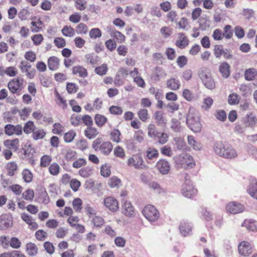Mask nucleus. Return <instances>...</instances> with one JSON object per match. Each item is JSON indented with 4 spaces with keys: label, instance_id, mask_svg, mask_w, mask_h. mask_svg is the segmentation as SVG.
Here are the masks:
<instances>
[{
    "label": "nucleus",
    "instance_id": "46",
    "mask_svg": "<svg viewBox=\"0 0 257 257\" xmlns=\"http://www.w3.org/2000/svg\"><path fill=\"white\" fill-rule=\"evenodd\" d=\"M150 188L159 194H166V190L157 183L153 182L149 184Z\"/></svg>",
    "mask_w": 257,
    "mask_h": 257
},
{
    "label": "nucleus",
    "instance_id": "32",
    "mask_svg": "<svg viewBox=\"0 0 257 257\" xmlns=\"http://www.w3.org/2000/svg\"><path fill=\"white\" fill-rule=\"evenodd\" d=\"M85 62L88 65L94 66L98 61V57L94 53H89L85 55Z\"/></svg>",
    "mask_w": 257,
    "mask_h": 257
},
{
    "label": "nucleus",
    "instance_id": "20",
    "mask_svg": "<svg viewBox=\"0 0 257 257\" xmlns=\"http://www.w3.org/2000/svg\"><path fill=\"white\" fill-rule=\"evenodd\" d=\"M72 71L73 75H77L81 78L86 77L88 75L87 70L84 67L80 65L73 67Z\"/></svg>",
    "mask_w": 257,
    "mask_h": 257
},
{
    "label": "nucleus",
    "instance_id": "47",
    "mask_svg": "<svg viewBox=\"0 0 257 257\" xmlns=\"http://www.w3.org/2000/svg\"><path fill=\"white\" fill-rule=\"evenodd\" d=\"M233 34L232 27L229 25L225 26L222 32L223 38L226 39H230L233 37Z\"/></svg>",
    "mask_w": 257,
    "mask_h": 257
},
{
    "label": "nucleus",
    "instance_id": "52",
    "mask_svg": "<svg viewBox=\"0 0 257 257\" xmlns=\"http://www.w3.org/2000/svg\"><path fill=\"white\" fill-rule=\"evenodd\" d=\"M52 158L51 156L45 155L42 157L40 161V166L41 167H47L50 165Z\"/></svg>",
    "mask_w": 257,
    "mask_h": 257
},
{
    "label": "nucleus",
    "instance_id": "44",
    "mask_svg": "<svg viewBox=\"0 0 257 257\" xmlns=\"http://www.w3.org/2000/svg\"><path fill=\"white\" fill-rule=\"evenodd\" d=\"M113 155L117 158L123 159L125 156V152L122 147L118 145L114 148Z\"/></svg>",
    "mask_w": 257,
    "mask_h": 257
},
{
    "label": "nucleus",
    "instance_id": "43",
    "mask_svg": "<svg viewBox=\"0 0 257 257\" xmlns=\"http://www.w3.org/2000/svg\"><path fill=\"white\" fill-rule=\"evenodd\" d=\"M60 167L57 163L51 164L48 168L49 172L53 176H57L60 171Z\"/></svg>",
    "mask_w": 257,
    "mask_h": 257
},
{
    "label": "nucleus",
    "instance_id": "62",
    "mask_svg": "<svg viewBox=\"0 0 257 257\" xmlns=\"http://www.w3.org/2000/svg\"><path fill=\"white\" fill-rule=\"evenodd\" d=\"M24 58L27 61L33 63L34 62L37 58L36 54L35 52L32 50L27 51L24 55Z\"/></svg>",
    "mask_w": 257,
    "mask_h": 257
},
{
    "label": "nucleus",
    "instance_id": "33",
    "mask_svg": "<svg viewBox=\"0 0 257 257\" xmlns=\"http://www.w3.org/2000/svg\"><path fill=\"white\" fill-rule=\"evenodd\" d=\"M36 128V126L34 122L32 120H29L24 124L23 131L26 135H29L32 134Z\"/></svg>",
    "mask_w": 257,
    "mask_h": 257
},
{
    "label": "nucleus",
    "instance_id": "58",
    "mask_svg": "<svg viewBox=\"0 0 257 257\" xmlns=\"http://www.w3.org/2000/svg\"><path fill=\"white\" fill-rule=\"evenodd\" d=\"M213 100L211 97H208L203 100L201 108L205 110H208L213 104Z\"/></svg>",
    "mask_w": 257,
    "mask_h": 257
},
{
    "label": "nucleus",
    "instance_id": "12",
    "mask_svg": "<svg viewBox=\"0 0 257 257\" xmlns=\"http://www.w3.org/2000/svg\"><path fill=\"white\" fill-rule=\"evenodd\" d=\"M143 215L150 221H155L160 216L158 210H142Z\"/></svg>",
    "mask_w": 257,
    "mask_h": 257
},
{
    "label": "nucleus",
    "instance_id": "24",
    "mask_svg": "<svg viewBox=\"0 0 257 257\" xmlns=\"http://www.w3.org/2000/svg\"><path fill=\"white\" fill-rule=\"evenodd\" d=\"M98 130L92 126L87 127L84 132L85 136L88 139H93L98 135Z\"/></svg>",
    "mask_w": 257,
    "mask_h": 257
},
{
    "label": "nucleus",
    "instance_id": "16",
    "mask_svg": "<svg viewBox=\"0 0 257 257\" xmlns=\"http://www.w3.org/2000/svg\"><path fill=\"white\" fill-rule=\"evenodd\" d=\"M48 67L51 71L57 70L60 65V59L56 56H51L48 59Z\"/></svg>",
    "mask_w": 257,
    "mask_h": 257
},
{
    "label": "nucleus",
    "instance_id": "36",
    "mask_svg": "<svg viewBox=\"0 0 257 257\" xmlns=\"http://www.w3.org/2000/svg\"><path fill=\"white\" fill-rule=\"evenodd\" d=\"M240 96L236 93H230L227 98V102L229 105H233L238 104L240 100Z\"/></svg>",
    "mask_w": 257,
    "mask_h": 257
},
{
    "label": "nucleus",
    "instance_id": "22",
    "mask_svg": "<svg viewBox=\"0 0 257 257\" xmlns=\"http://www.w3.org/2000/svg\"><path fill=\"white\" fill-rule=\"evenodd\" d=\"M167 86L172 90H177L181 87V83L178 79L172 77L168 79L166 82Z\"/></svg>",
    "mask_w": 257,
    "mask_h": 257
},
{
    "label": "nucleus",
    "instance_id": "40",
    "mask_svg": "<svg viewBox=\"0 0 257 257\" xmlns=\"http://www.w3.org/2000/svg\"><path fill=\"white\" fill-rule=\"evenodd\" d=\"M22 178L26 183H31L33 179L32 172L28 169H24L22 172Z\"/></svg>",
    "mask_w": 257,
    "mask_h": 257
},
{
    "label": "nucleus",
    "instance_id": "26",
    "mask_svg": "<svg viewBox=\"0 0 257 257\" xmlns=\"http://www.w3.org/2000/svg\"><path fill=\"white\" fill-rule=\"evenodd\" d=\"M257 76V70L254 68H250L245 70L244 74V79L247 81H252Z\"/></svg>",
    "mask_w": 257,
    "mask_h": 257
},
{
    "label": "nucleus",
    "instance_id": "3",
    "mask_svg": "<svg viewBox=\"0 0 257 257\" xmlns=\"http://www.w3.org/2000/svg\"><path fill=\"white\" fill-rule=\"evenodd\" d=\"M92 148L96 151L100 152L105 156L110 154L113 149V145L109 141H102L101 138L96 139L92 144Z\"/></svg>",
    "mask_w": 257,
    "mask_h": 257
},
{
    "label": "nucleus",
    "instance_id": "14",
    "mask_svg": "<svg viewBox=\"0 0 257 257\" xmlns=\"http://www.w3.org/2000/svg\"><path fill=\"white\" fill-rule=\"evenodd\" d=\"M12 225V218L10 215L4 214L0 217V228L7 229Z\"/></svg>",
    "mask_w": 257,
    "mask_h": 257
},
{
    "label": "nucleus",
    "instance_id": "48",
    "mask_svg": "<svg viewBox=\"0 0 257 257\" xmlns=\"http://www.w3.org/2000/svg\"><path fill=\"white\" fill-rule=\"evenodd\" d=\"M146 157L150 160L157 158L159 157L158 151L154 148H149L146 151Z\"/></svg>",
    "mask_w": 257,
    "mask_h": 257
},
{
    "label": "nucleus",
    "instance_id": "11",
    "mask_svg": "<svg viewBox=\"0 0 257 257\" xmlns=\"http://www.w3.org/2000/svg\"><path fill=\"white\" fill-rule=\"evenodd\" d=\"M178 39L176 41V46L180 49H184L188 46L189 40L186 36L185 34L179 33L178 34Z\"/></svg>",
    "mask_w": 257,
    "mask_h": 257
},
{
    "label": "nucleus",
    "instance_id": "29",
    "mask_svg": "<svg viewBox=\"0 0 257 257\" xmlns=\"http://www.w3.org/2000/svg\"><path fill=\"white\" fill-rule=\"evenodd\" d=\"M25 157L28 159H30L33 162L34 160L33 159L34 157V154L35 152V149L32 147L31 145H25L24 148L23 149Z\"/></svg>",
    "mask_w": 257,
    "mask_h": 257
},
{
    "label": "nucleus",
    "instance_id": "50",
    "mask_svg": "<svg viewBox=\"0 0 257 257\" xmlns=\"http://www.w3.org/2000/svg\"><path fill=\"white\" fill-rule=\"evenodd\" d=\"M55 95L57 98V104L62 109H65L67 107L66 100L57 91L56 92Z\"/></svg>",
    "mask_w": 257,
    "mask_h": 257
},
{
    "label": "nucleus",
    "instance_id": "1",
    "mask_svg": "<svg viewBox=\"0 0 257 257\" xmlns=\"http://www.w3.org/2000/svg\"><path fill=\"white\" fill-rule=\"evenodd\" d=\"M213 149L217 155L224 158L231 159L237 156L235 149L227 143L217 142L214 145Z\"/></svg>",
    "mask_w": 257,
    "mask_h": 257
},
{
    "label": "nucleus",
    "instance_id": "63",
    "mask_svg": "<svg viewBox=\"0 0 257 257\" xmlns=\"http://www.w3.org/2000/svg\"><path fill=\"white\" fill-rule=\"evenodd\" d=\"M166 18L168 21L176 23L178 19V15L176 11H170L167 13Z\"/></svg>",
    "mask_w": 257,
    "mask_h": 257
},
{
    "label": "nucleus",
    "instance_id": "59",
    "mask_svg": "<svg viewBox=\"0 0 257 257\" xmlns=\"http://www.w3.org/2000/svg\"><path fill=\"white\" fill-rule=\"evenodd\" d=\"M76 134L74 130H71L66 133L64 135V141L66 143H71L73 141L75 137H76Z\"/></svg>",
    "mask_w": 257,
    "mask_h": 257
},
{
    "label": "nucleus",
    "instance_id": "9",
    "mask_svg": "<svg viewBox=\"0 0 257 257\" xmlns=\"http://www.w3.org/2000/svg\"><path fill=\"white\" fill-rule=\"evenodd\" d=\"M213 54L216 58H220L222 56L226 59H231L232 55L229 50L224 49L222 45L216 44L214 46Z\"/></svg>",
    "mask_w": 257,
    "mask_h": 257
},
{
    "label": "nucleus",
    "instance_id": "38",
    "mask_svg": "<svg viewBox=\"0 0 257 257\" xmlns=\"http://www.w3.org/2000/svg\"><path fill=\"white\" fill-rule=\"evenodd\" d=\"M31 30L33 33H38L40 32L42 29L43 23L39 18L37 21H32L31 23Z\"/></svg>",
    "mask_w": 257,
    "mask_h": 257
},
{
    "label": "nucleus",
    "instance_id": "49",
    "mask_svg": "<svg viewBox=\"0 0 257 257\" xmlns=\"http://www.w3.org/2000/svg\"><path fill=\"white\" fill-rule=\"evenodd\" d=\"M52 132L54 134L61 135L64 132V127L61 123L56 122L53 125Z\"/></svg>",
    "mask_w": 257,
    "mask_h": 257
},
{
    "label": "nucleus",
    "instance_id": "28",
    "mask_svg": "<svg viewBox=\"0 0 257 257\" xmlns=\"http://www.w3.org/2000/svg\"><path fill=\"white\" fill-rule=\"evenodd\" d=\"M94 119L96 125L99 127H103L108 121L105 116L100 114H96Z\"/></svg>",
    "mask_w": 257,
    "mask_h": 257
},
{
    "label": "nucleus",
    "instance_id": "13",
    "mask_svg": "<svg viewBox=\"0 0 257 257\" xmlns=\"http://www.w3.org/2000/svg\"><path fill=\"white\" fill-rule=\"evenodd\" d=\"M245 127H253L257 123V118L252 113H247L243 120Z\"/></svg>",
    "mask_w": 257,
    "mask_h": 257
},
{
    "label": "nucleus",
    "instance_id": "54",
    "mask_svg": "<svg viewBox=\"0 0 257 257\" xmlns=\"http://www.w3.org/2000/svg\"><path fill=\"white\" fill-rule=\"evenodd\" d=\"M120 184V179L115 176H113L109 178L108 182V185L110 188L118 187Z\"/></svg>",
    "mask_w": 257,
    "mask_h": 257
},
{
    "label": "nucleus",
    "instance_id": "4",
    "mask_svg": "<svg viewBox=\"0 0 257 257\" xmlns=\"http://www.w3.org/2000/svg\"><path fill=\"white\" fill-rule=\"evenodd\" d=\"M25 86V81L23 78L16 77L8 83V88L12 94L20 95Z\"/></svg>",
    "mask_w": 257,
    "mask_h": 257
},
{
    "label": "nucleus",
    "instance_id": "37",
    "mask_svg": "<svg viewBox=\"0 0 257 257\" xmlns=\"http://www.w3.org/2000/svg\"><path fill=\"white\" fill-rule=\"evenodd\" d=\"M26 251L28 255L35 256L38 253V248L34 243L29 242L26 245Z\"/></svg>",
    "mask_w": 257,
    "mask_h": 257
},
{
    "label": "nucleus",
    "instance_id": "64",
    "mask_svg": "<svg viewBox=\"0 0 257 257\" xmlns=\"http://www.w3.org/2000/svg\"><path fill=\"white\" fill-rule=\"evenodd\" d=\"M31 40L35 46H39L44 40V37L42 34H37L31 37Z\"/></svg>",
    "mask_w": 257,
    "mask_h": 257
},
{
    "label": "nucleus",
    "instance_id": "42",
    "mask_svg": "<svg viewBox=\"0 0 257 257\" xmlns=\"http://www.w3.org/2000/svg\"><path fill=\"white\" fill-rule=\"evenodd\" d=\"M63 36L72 37L75 35V30L70 26H65L61 30Z\"/></svg>",
    "mask_w": 257,
    "mask_h": 257
},
{
    "label": "nucleus",
    "instance_id": "17",
    "mask_svg": "<svg viewBox=\"0 0 257 257\" xmlns=\"http://www.w3.org/2000/svg\"><path fill=\"white\" fill-rule=\"evenodd\" d=\"M6 169L7 170V175L12 177L16 174L18 170V166L16 162L11 161L6 164Z\"/></svg>",
    "mask_w": 257,
    "mask_h": 257
},
{
    "label": "nucleus",
    "instance_id": "5",
    "mask_svg": "<svg viewBox=\"0 0 257 257\" xmlns=\"http://www.w3.org/2000/svg\"><path fill=\"white\" fill-rule=\"evenodd\" d=\"M126 163L129 167L134 168L136 169L140 170L148 168V166L146 165L143 156L141 154L133 155L131 157L128 158Z\"/></svg>",
    "mask_w": 257,
    "mask_h": 257
},
{
    "label": "nucleus",
    "instance_id": "39",
    "mask_svg": "<svg viewBox=\"0 0 257 257\" xmlns=\"http://www.w3.org/2000/svg\"><path fill=\"white\" fill-rule=\"evenodd\" d=\"M121 133L117 129H113L110 133V139L114 143L118 144L121 142Z\"/></svg>",
    "mask_w": 257,
    "mask_h": 257
},
{
    "label": "nucleus",
    "instance_id": "19",
    "mask_svg": "<svg viewBox=\"0 0 257 257\" xmlns=\"http://www.w3.org/2000/svg\"><path fill=\"white\" fill-rule=\"evenodd\" d=\"M230 66L226 62L221 63L219 66V71L223 78H227L230 76Z\"/></svg>",
    "mask_w": 257,
    "mask_h": 257
},
{
    "label": "nucleus",
    "instance_id": "6",
    "mask_svg": "<svg viewBox=\"0 0 257 257\" xmlns=\"http://www.w3.org/2000/svg\"><path fill=\"white\" fill-rule=\"evenodd\" d=\"M176 162L181 168L184 169L192 168L195 166L193 158L186 153H182L176 157Z\"/></svg>",
    "mask_w": 257,
    "mask_h": 257
},
{
    "label": "nucleus",
    "instance_id": "31",
    "mask_svg": "<svg viewBox=\"0 0 257 257\" xmlns=\"http://www.w3.org/2000/svg\"><path fill=\"white\" fill-rule=\"evenodd\" d=\"M247 193L252 197L257 199V181L252 180L247 189Z\"/></svg>",
    "mask_w": 257,
    "mask_h": 257
},
{
    "label": "nucleus",
    "instance_id": "35",
    "mask_svg": "<svg viewBox=\"0 0 257 257\" xmlns=\"http://www.w3.org/2000/svg\"><path fill=\"white\" fill-rule=\"evenodd\" d=\"M247 230L257 232V221L253 220H246L243 225Z\"/></svg>",
    "mask_w": 257,
    "mask_h": 257
},
{
    "label": "nucleus",
    "instance_id": "34",
    "mask_svg": "<svg viewBox=\"0 0 257 257\" xmlns=\"http://www.w3.org/2000/svg\"><path fill=\"white\" fill-rule=\"evenodd\" d=\"M148 134L150 137L156 139L157 137H159V135H160V133L159 132L155 124L150 123L148 126Z\"/></svg>",
    "mask_w": 257,
    "mask_h": 257
},
{
    "label": "nucleus",
    "instance_id": "15",
    "mask_svg": "<svg viewBox=\"0 0 257 257\" xmlns=\"http://www.w3.org/2000/svg\"><path fill=\"white\" fill-rule=\"evenodd\" d=\"M182 193L184 196L191 198L196 195L197 190L194 186L188 185L183 187L182 189Z\"/></svg>",
    "mask_w": 257,
    "mask_h": 257
},
{
    "label": "nucleus",
    "instance_id": "25",
    "mask_svg": "<svg viewBox=\"0 0 257 257\" xmlns=\"http://www.w3.org/2000/svg\"><path fill=\"white\" fill-rule=\"evenodd\" d=\"M21 217L22 219L29 225L30 229L36 230L38 228L37 223L34 221L31 216L27 214L23 213L22 214Z\"/></svg>",
    "mask_w": 257,
    "mask_h": 257
},
{
    "label": "nucleus",
    "instance_id": "53",
    "mask_svg": "<svg viewBox=\"0 0 257 257\" xmlns=\"http://www.w3.org/2000/svg\"><path fill=\"white\" fill-rule=\"evenodd\" d=\"M22 196L26 200L32 201L35 196L34 191L32 189H28L23 193Z\"/></svg>",
    "mask_w": 257,
    "mask_h": 257
},
{
    "label": "nucleus",
    "instance_id": "57",
    "mask_svg": "<svg viewBox=\"0 0 257 257\" xmlns=\"http://www.w3.org/2000/svg\"><path fill=\"white\" fill-rule=\"evenodd\" d=\"M87 2L85 0H75V7L79 11H84L87 7Z\"/></svg>",
    "mask_w": 257,
    "mask_h": 257
},
{
    "label": "nucleus",
    "instance_id": "27",
    "mask_svg": "<svg viewBox=\"0 0 257 257\" xmlns=\"http://www.w3.org/2000/svg\"><path fill=\"white\" fill-rule=\"evenodd\" d=\"M181 233L183 236H187L191 233L192 226L190 224L185 222H182L179 227Z\"/></svg>",
    "mask_w": 257,
    "mask_h": 257
},
{
    "label": "nucleus",
    "instance_id": "21",
    "mask_svg": "<svg viewBox=\"0 0 257 257\" xmlns=\"http://www.w3.org/2000/svg\"><path fill=\"white\" fill-rule=\"evenodd\" d=\"M4 145L7 149L16 151L19 147V140L18 139L6 140L4 142Z\"/></svg>",
    "mask_w": 257,
    "mask_h": 257
},
{
    "label": "nucleus",
    "instance_id": "41",
    "mask_svg": "<svg viewBox=\"0 0 257 257\" xmlns=\"http://www.w3.org/2000/svg\"><path fill=\"white\" fill-rule=\"evenodd\" d=\"M110 36L111 37L115 39L118 43H123L125 40L124 35L120 32L117 30L112 31L110 33Z\"/></svg>",
    "mask_w": 257,
    "mask_h": 257
},
{
    "label": "nucleus",
    "instance_id": "8",
    "mask_svg": "<svg viewBox=\"0 0 257 257\" xmlns=\"http://www.w3.org/2000/svg\"><path fill=\"white\" fill-rule=\"evenodd\" d=\"M199 76L204 85L209 89H213L215 87V82L210 73L201 71Z\"/></svg>",
    "mask_w": 257,
    "mask_h": 257
},
{
    "label": "nucleus",
    "instance_id": "45",
    "mask_svg": "<svg viewBox=\"0 0 257 257\" xmlns=\"http://www.w3.org/2000/svg\"><path fill=\"white\" fill-rule=\"evenodd\" d=\"M108 70L106 64H102L100 66L96 67L94 69L96 74L100 76L105 75Z\"/></svg>",
    "mask_w": 257,
    "mask_h": 257
},
{
    "label": "nucleus",
    "instance_id": "51",
    "mask_svg": "<svg viewBox=\"0 0 257 257\" xmlns=\"http://www.w3.org/2000/svg\"><path fill=\"white\" fill-rule=\"evenodd\" d=\"M77 158V152L71 149L67 150L64 156L65 159L67 161H72L76 159Z\"/></svg>",
    "mask_w": 257,
    "mask_h": 257
},
{
    "label": "nucleus",
    "instance_id": "18",
    "mask_svg": "<svg viewBox=\"0 0 257 257\" xmlns=\"http://www.w3.org/2000/svg\"><path fill=\"white\" fill-rule=\"evenodd\" d=\"M164 115V113L162 111H156L155 112L154 119L158 126H166L167 120Z\"/></svg>",
    "mask_w": 257,
    "mask_h": 257
},
{
    "label": "nucleus",
    "instance_id": "60",
    "mask_svg": "<svg viewBox=\"0 0 257 257\" xmlns=\"http://www.w3.org/2000/svg\"><path fill=\"white\" fill-rule=\"evenodd\" d=\"M76 32L79 34L85 35L88 31L87 25L84 23H79L76 27Z\"/></svg>",
    "mask_w": 257,
    "mask_h": 257
},
{
    "label": "nucleus",
    "instance_id": "2",
    "mask_svg": "<svg viewBox=\"0 0 257 257\" xmlns=\"http://www.w3.org/2000/svg\"><path fill=\"white\" fill-rule=\"evenodd\" d=\"M186 123L194 133L200 132L202 128L199 112L194 108H190L187 116Z\"/></svg>",
    "mask_w": 257,
    "mask_h": 257
},
{
    "label": "nucleus",
    "instance_id": "30",
    "mask_svg": "<svg viewBox=\"0 0 257 257\" xmlns=\"http://www.w3.org/2000/svg\"><path fill=\"white\" fill-rule=\"evenodd\" d=\"M46 135V132L43 128H36L32 134V138L34 140L37 141L43 139Z\"/></svg>",
    "mask_w": 257,
    "mask_h": 257
},
{
    "label": "nucleus",
    "instance_id": "23",
    "mask_svg": "<svg viewBox=\"0 0 257 257\" xmlns=\"http://www.w3.org/2000/svg\"><path fill=\"white\" fill-rule=\"evenodd\" d=\"M104 203L108 209H118V208L117 200L112 197H108L105 198Z\"/></svg>",
    "mask_w": 257,
    "mask_h": 257
},
{
    "label": "nucleus",
    "instance_id": "10",
    "mask_svg": "<svg viewBox=\"0 0 257 257\" xmlns=\"http://www.w3.org/2000/svg\"><path fill=\"white\" fill-rule=\"evenodd\" d=\"M156 168L161 174H167L170 170V165L167 161L160 159L156 164Z\"/></svg>",
    "mask_w": 257,
    "mask_h": 257
},
{
    "label": "nucleus",
    "instance_id": "7",
    "mask_svg": "<svg viewBox=\"0 0 257 257\" xmlns=\"http://www.w3.org/2000/svg\"><path fill=\"white\" fill-rule=\"evenodd\" d=\"M237 249L239 255L244 257H247L252 253L253 246L250 242L242 241L238 244Z\"/></svg>",
    "mask_w": 257,
    "mask_h": 257
},
{
    "label": "nucleus",
    "instance_id": "56",
    "mask_svg": "<svg viewBox=\"0 0 257 257\" xmlns=\"http://www.w3.org/2000/svg\"><path fill=\"white\" fill-rule=\"evenodd\" d=\"M138 115L139 118L143 122H146L149 116L148 111L145 108L140 109L138 112Z\"/></svg>",
    "mask_w": 257,
    "mask_h": 257
},
{
    "label": "nucleus",
    "instance_id": "55",
    "mask_svg": "<svg viewBox=\"0 0 257 257\" xmlns=\"http://www.w3.org/2000/svg\"><path fill=\"white\" fill-rule=\"evenodd\" d=\"M101 31L99 28L91 29L89 32V37L92 39H96L101 37Z\"/></svg>",
    "mask_w": 257,
    "mask_h": 257
},
{
    "label": "nucleus",
    "instance_id": "61",
    "mask_svg": "<svg viewBox=\"0 0 257 257\" xmlns=\"http://www.w3.org/2000/svg\"><path fill=\"white\" fill-rule=\"evenodd\" d=\"M109 112L111 114L119 115H121L123 113L122 108L118 106L112 105L109 107Z\"/></svg>",
    "mask_w": 257,
    "mask_h": 257
}]
</instances>
